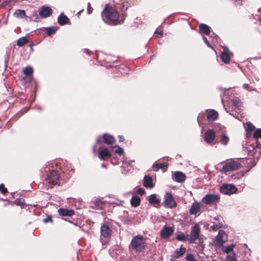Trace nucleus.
<instances>
[{"label":"nucleus","mask_w":261,"mask_h":261,"mask_svg":"<svg viewBox=\"0 0 261 261\" xmlns=\"http://www.w3.org/2000/svg\"><path fill=\"white\" fill-rule=\"evenodd\" d=\"M23 71L25 76H28L32 75L33 73V69L31 67L27 66L23 69Z\"/></svg>","instance_id":"35"},{"label":"nucleus","mask_w":261,"mask_h":261,"mask_svg":"<svg viewBox=\"0 0 261 261\" xmlns=\"http://www.w3.org/2000/svg\"><path fill=\"white\" fill-rule=\"evenodd\" d=\"M185 258L187 261H197L194 258L193 254L191 253L187 254Z\"/></svg>","instance_id":"41"},{"label":"nucleus","mask_w":261,"mask_h":261,"mask_svg":"<svg viewBox=\"0 0 261 261\" xmlns=\"http://www.w3.org/2000/svg\"><path fill=\"white\" fill-rule=\"evenodd\" d=\"M115 152L121 155L123 153V150L121 147H118V148L115 150Z\"/></svg>","instance_id":"44"},{"label":"nucleus","mask_w":261,"mask_h":261,"mask_svg":"<svg viewBox=\"0 0 261 261\" xmlns=\"http://www.w3.org/2000/svg\"><path fill=\"white\" fill-rule=\"evenodd\" d=\"M58 213L60 215L62 216H71L74 214V211L73 210L63 208H60L58 210Z\"/></svg>","instance_id":"19"},{"label":"nucleus","mask_w":261,"mask_h":261,"mask_svg":"<svg viewBox=\"0 0 261 261\" xmlns=\"http://www.w3.org/2000/svg\"><path fill=\"white\" fill-rule=\"evenodd\" d=\"M221 59L225 63H228L230 61V57L228 54L226 52H222L221 55Z\"/></svg>","instance_id":"34"},{"label":"nucleus","mask_w":261,"mask_h":261,"mask_svg":"<svg viewBox=\"0 0 261 261\" xmlns=\"http://www.w3.org/2000/svg\"><path fill=\"white\" fill-rule=\"evenodd\" d=\"M57 30L58 27H51L45 28V33L48 36H51L52 34H54Z\"/></svg>","instance_id":"31"},{"label":"nucleus","mask_w":261,"mask_h":261,"mask_svg":"<svg viewBox=\"0 0 261 261\" xmlns=\"http://www.w3.org/2000/svg\"><path fill=\"white\" fill-rule=\"evenodd\" d=\"M216 135L213 130L209 129L205 133L204 140L207 143H211L214 140Z\"/></svg>","instance_id":"14"},{"label":"nucleus","mask_w":261,"mask_h":261,"mask_svg":"<svg viewBox=\"0 0 261 261\" xmlns=\"http://www.w3.org/2000/svg\"><path fill=\"white\" fill-rule=\"evenodd\" d=\"M244 159H239L237 160H230V161L226 163L223 166L222 171L225 173L228 172H231L237 170L241 166L240 162Z\"/></svg>","instance_id":"4"},{"label":"nucleus","mask_w":261,"mask_h":261,"mask_svg":"<svg viewBox=\"0 0 261 261\" xmlns=\"http://www.w3.org/2000/svg\"><path fill=\"white\" fill-rule=\"evenodd\" d=\"M33 44H34V43L33 42H32V44H31L30 46H32ZM31 50H33L32 47H31Z\"/></svg>","instance_id":"63"},{"label":"nucleus","mask_w":261,"mask_h":261,"mask_svg":"<svg viewBox=\"0 0 261 261\" xmlns=\"http://www.w3.org/2000/svg\"><path fill=\"white\" fill-rule=\"evenodd\" d=\"M119 142H122L124 141V138L122 136H119Z\"/></svg>","instance_id":"57"},{"label":"nucleus","mask_w":261,"mask_h":261,"mask_svg":"<svg viewBox=\"0 0 261 261\" xmlns=\"http://www.w3.org/2000/svg\"><path fill=\"white\" fill-rule=\"evenodd\" d=\"M199 30L202 33L206 35H208L210 34V27L207 25L201 23L199 26Z\"/></svg>","instance_id":"25"},{"label":"nucleus","mask_w":261,"mask_h":261,"mask_svg":"<svg viewBox=\"0 0 261 261\" xmlns=\"http://www.w3.org/2000/svg\"><path fill=\"white\" fill-rule=\"evenodd\" d=\"M231 103L236 111L240 110V108L242 106V102L239 99L235 97L231 100Z\"/></svg>","instance_id":"27"},{"label":"nucleus","mask_w":261,"mask_h":261,"mask_svg":"<svg viewBox=\"0 0 261 261\" xmlns=\"http://www.w3.org/2000/svg\"><path fill=\"white\" fill-rule=\"evenodd\" d=\"M106 203V201L102 200L101 199H98L95 200L92 203L91 207L93 208L99 210L102 209L103 205Z\"/></svg>","instance_id":"20"},{"label":"nucleus","mask_w":261,"mask_h":261,"mask_svg":"<svg viewBox=\"0 0 261 261\" xmlns=\"http://www.w3.org/2000/svg\"><path fill=\"white\" fill-rule=\"evenodd\" d=\"M201 207V205L199 203L195 202L191 205L189 213L191 215H196L200 211Z\"/></svg>","instance_id":"16"},{"label":"nucleus","mask_w":261,"mask_h":261,"mask_svg":"<svg viewBox=\"0 0 261 261\" xmlns=\"http://www.w3.org/2000/svg\"><path fill=\"white\" fill-rule=\"evenodd\" d=\"M202 39L204 42V43L206 44V45L208 47H211V45H210L208 41H207V39H206V38L205 37H202Z\"/></svg>","instance_id":"51"},{"label":"nucleus","mask_w":261,"mask_h":261,"mask_svg":"<svg viewBox=\"0 0 261 261\" xmlns=\"http://www.w3.org/2000/svg\"><path fill=\"white\" fill-rule=\"evenodd\" d=\"M174 180L178 182H182L186 179V175L181 171H176L172 175Z\"/></svg>","instance_id":"15"},{"label":"nucleus","mask_w":261,"mask_h":261,"mask_svg":"<svg viewBox=\"0 0 261 261\" xmlns=\"http://www.w3.org/2000/svg\"><path fill=\"white\" fill-rule=\"evenodd\" d=\"M59 174L56 170H52L46 177V180L50 184L56 185L58 184Z\"/></svg>","instance_id":"10"},{"label":"nucleus","mask_w":261,"mask_h":261,"mask_svg":"<svg viewBox=\"0 0 261 261\" xmlns=\"http://www.w3.org/2000/svg\"><path fill=\"white\" fill-rule=\"evenodd\" d=\"M245 128L246 131V136L247 138H249L251 136V133L254 130V126L250 122H247Z\"/></svg>","instance_id":"22"},{"label":"nucleus","mask_w":261,"mask_h":261,"mask_svg":"<svg viewBox=\"0 0 261 261\" xmlns=\"http://www.w3.org/2000/svg\"><path fill=\"white\" fill-rule=\"evenodd\" d=\"M248 91H253L254 89L253 88L250 87V86L248 87V89H247Z\"/></svg>","instance_id":"59"},{"label":"nucleus","mask_w":261,"mask_h":261,"mask_svg":"<svg viewBox=\"0 0 261 261\" xmlns=\"http://www.w3.org/2000/svg\"><path fill=\"white\" fill-rule=\"evenodd\" d=\"M111 225L108 222H105L100 227V236L101 238L108 239L110 238L112 230L111 229Z\"/></svg>","instance_id":"8"},{"label":"nucleus","mask_w":261,"mask_h":261,"mask_svg":"<svg viewBox=\"0 0 261 261\" xmlns=\"http://www.w3.org/2000/svg\"><path fill=\"white\" fill-rule=\"evenodd\" d=\"M137 192L138 194L143 195L145 193V190L142 188H139L137 189Z\"/></svg>","instance_id":"45"},{"label":"nucleus","mask_w":261,"mask_h":261,"mask_svg":"<svg viewBox=\"0 0 261 261\" xmlns=\"http://www.w3.org/2000/svg\"><path fill=\"white\" fill-rule=\"evenodd\" d=\"M58 22L60 25H63L66 24H69L70 20L66 15L61 13L58 17Z\"/></svg>","instance_id":"21"},{"label":"nucleus","mask_w":261,"mask_h":261,"mask_svg":"<svg viewBox=\"0 0 261 261\" xmlns=\"http://www.w3.org/2000/svg\"><path fill=\"white\" fill-rule=\"evenodd\" d=\"M28 42V40L26 37H22L19 38L17 41V45L21 47Z\"/></svg>","instance_id":"33"},{"label":"nucleus","mask_w":261,"mask_h":261,"mask_svg":"<svg viewBox=\"0 0 261 261\" xmlns=\"http://www.w3.org/2000/svg\"><path fill=\"white\" fill-rule=\"evenodd\" d=\"M220 197L217 195L206 194L202 199V202L206 204H215L217 203Z\"/></svg>","instance_id":"11"},{"label":"nucleus","mask_w":261,"mask_h":261,"mask_svg":"<svg viewBox=\"0 0 261 261\" xmlns=\"http://www.w3.org/2000/svg\"><path fill=\"white\" fill-rule=\"evenodd\" d=\"M14 16L17 18H23L27 17L24 10L17 9L14 13Z\"/></svg>","instance_id":"30"},{"label":"nucleus","mask_w":261,"mask_h":261,"mask_svg":"<svg viewBox=\"0 0 261 261\" xmlns=\"http://www.w3.org/2000/svg\"><path fill=\"white\" fill-rule=\"evenodd\" d=\"M223 226V223L222 222H219L217 224H214L211 226L212 228L214 230H217L218 229L220 228H222Z\"/></svg>","instance_id":"40"},{"label":"nucleus","mask_w":261,"mask_h":261,"mask_svg":"<svg viewBox=\"0 0 261 261\" xmlns=\"http://www.w3.org/2000/svg\"><path fill=\"white\" fill-rule=\"evenodd\" d=\"M148 201L151 204H159L160 203V200L156 197V195L154 194L150 195Z\"/></svg>","instance_id":"28"},{"label":"nucleus","mask_w":261,"mask_h":261,"mask_svg":"<svg viewBox=\"0 0 261 261\" xmlns=\"http://www.w3.org/2000/svg\"><path fill=\"white\" fill-rule=\"evenodd\" d=\"M229 141V137L225 134H222L220 136L219 142L223 145H227Z\"/></svg>","instance_id":"26"},{"label":"nucleus","mask_w":261,"mask_h":261,"mask_svg":"<svg viewBox=\"0 0 261 261\" xmlns=\"http://www.w3.org/2000/svg\"><path fill=\"white\" fill-rule=\"evenodd\" d=\"M51 9L48 6H42L39 11V15L42 18H46L50 16L52 14Z\"/></svg>","instance_id":"13"},{"label":"nucleus","mask_w":261,"mask_h":261,"mask_svg":"<svg viewBox=\"0 0 261 261\" xmlns=\"http://www.w3.org/2000/svg\"><path fill=\"white\" fill-rule=\"evenodd\" d=\"M220 192L225 195H230L235 193L238 189L236 187L231 184H224L220 187Z\"/></svg>","instance_id":"9"},{"label":"nucleus","mask_w":261,"mask_h":261,"mask_svg":"<svg viewBox=\"0 0 261 261\" xmlns=\"http://www.w3.org/2000/svg\"><path fill=\"white\" fill-rule=\"evenodd\" d=\"M160 169H163L165 167H166L168 165L167 163H158Z\"/></svg>","instance_id":"48"},{"label":"nucleus","mask_w":261,"mask_h":261,"mask_svg":"<svg viewBox=\"0 0 261 261\" xmlns=\"http://www.w3.org/2000/svg\"><path fill=\"white\" fill-rule=\"evenodd\" d=\"M38 18V16H37L35 19H33V20L35 21H37Z\"/></svg>","instance_id":"62"},{"label":"nucleus","mask_w":261,"mask_h":261,"mask_svg":"<svg viewBox=\"0 0 261 261\" xmlns=\"http://www.w3.org/2000/svg\"><path fill=\"white\" fill-rule=\"evenodd\" d=\"M258 21L261 22V17L258 19Z\"/></svg>","instance_id":"64"},{"label":"nucleus","mask_w":261,"mask_h":261,"mask_svg":"<svg viewBox=\"0 0 261 261\" xmlns=\"http://www.w3.org/2000/svg\"><path fill=\"white\" fill-rule=\"evenodd\" d=\"M103 142L105 144H113L115 142V139L113 136L108 134H105L102 136Z\"/></svg>","instance_id":"23"},{"label":"nucleus","mask_w":261,"mask_h":261,"mask_svg":"<svg viewBox=\"0 0 261 261\" xmlns=\"http://www.w3.org/2000/svg\"><path fill=\"white\" fill-rule=\"evenodd\" d=\"M155 55H152V56H151L150 59H151V60H152V59L154 58V57H155Z\"/></svg>","instance_id":"61"},{"label":"nucleus","mask_w":261,"mask_h":261,"mask_svg":"<svg viewBox=\"0 0 261 261\" xmlns=\"http://www.w3.org/2000/svg\"><path fill=\"white\" fill-rule=\"evenodd\" d=\"M103 15L107 20L115 24L123 23L125 17L123 14L121 16H120L117 11L112 7H108L107 5L106 6L102 12V15Z\"/></svg>","instance_id":"1"},{"label":"nucleus","mask_w":261,"mask_h":261,"mask_svg":"<svg viewBox=\"0 0 261 261\" xmlns=\"http://www.w3.org/2000/svg\"><path fill=\"white\" fill-rule=\"evenodd\" d=\"M186 251L185 248L181 247L174 251L173 253L171 255L170 261H175L177 258L181 256Z\"/></svg>","instance_id":"12"},{"label":"nucleus","mask_w":261,"mask_h":261,"mask_svg":"<svg viewBox=\"0 0 261 261\" xmlns=\"http://www.w3.org/2000/svg\"><path fill=\"white\" fill-rule=\"evenodd\" d=\"M222 218V217L220 216H217L214 217V219L217 221H220V219Z\"/></svg>","instance_id":"54"},{"label":"nucleus","mask_w":261,"mask_h":261,"mask_svg":"<svg viewBox=\"0 0 261 261\" xmlns=\"http://www.w3.org/2000/svg\"><path fill=\"white\" fill-rule=\"evenodd\" d=\"M174 232V228L173 227L165 225L160 231V237L162 239L168 240Z\"/></svg>","instance_id":"7"},{"label":"nucleus","mask_w":261,"mask_h":261,"mask_svg":"<svg viewBox=\"0 0 261 261\" xmlns=\"http://www.w3.org/2000/svg\"><path fill=\"white\" fill-rule=\"evenodd\" d=\"M225 261H238L236 258V254L233 252H231L226 257Z\"/></svg>","instance_id":"37"},{"label":"nucleus","mask_w":261,"mask_h":261,"mask_svg":"<svg viewBox=\"0 0 261 261\" xmlns=\"http://www.w3.org/2000/svg\"><path fill=\"white\" fill-rule=\"evenodd\" d=\"M153 170L154 171H157L160 169L159 166L158 164H154L152 166Z\"/></svg>","instance_id":"50"},{"label":"nucleus","mask_w":261,"mask_h":261,"mask_svg":"<svg viewBox=\"0 0 261 261\" xmlns=\"http://www.w3.org/2000/svg\"><path fill=\"white\" fill-rule=\"evenodd\" d=\"M163 204L164 206L173 208L176 207L177 203L174 199L172 194L170 192H166L164 197Z\"/></svg>","instance_id":"6"},{"label":"nucleus","mask_w":261,"mask_h":261,"mask_svg":"<svg viewBox=\"0 0 261 261\" xmlns=\"http://www.w3.org/2000/svg\"><path fill=\"white\" fill-rule=\"evenodd\" d=\"M119 72L121 73H126L127 71V68L124 65H122L117 68Z\"/></svg>","instance_id":"39"},{"label":"nucleus","mask_w":261,"mask_h":261,"mask_svg":"<svg viewBox=\"0 0 261 261\" xmlns=\"http://www.w3.org/2000/svg\"><path fill=\"white\" fill-rule=\"evenodd\" d=\"M92 10H93V9L91 7L90 3H88V6H87V13L89 14H91L92 12Z\"/></svg>","instance_id":"49"},{"label":"nucleus","mask_w":261,"mask_h":261,"mask_svg":"<svg viewBox=\"0 0 261 261\" xmlns=\"http://www.w3.org/2000/svg\"><path fill=\"white\" fill-rule=\"evenodd\" d=\"M101 167H103V168H106V164H105L102 163V164H101Z\"/></svg>","instance_id":"60"},{"label":"nucleus","mask_w":261,"mask_h":261,"mask_svg":"<svg viewBox=\"0 0 261 261\" xmlns=\"http://www.w3.org/2000/svg\"><path fill=\"white\" fill-rule=\"evenodd\" d=\"M43 222L44 223H47L49 222H52L51 217L50 216H48L46 218L43 219Z\"/></svg>","instance_id":"47"},{"label":"nucleus","mask_w":261,"mask_h":261,"mask_svg":"<svg viewBox=\"0 0 261 261\" xmlns=\"http://www.w3.org/2000/svg\"><path fill=\"white\" fill-rule=\"evenodd\" d=\"M0 191L3 194H6L8 192L7 189L4 187L3 184L0 185Z\"/></svg>","instance_id":"43"},{"label":"nucleus","mask_w":261,"mask_h":261,"mask_svg":"<svg viewBox=\"0 0 261 261\" xmlns=\"http://www.w3.org/2000/svg\"><path fill=\"white\" fill-rule=\"evenodd\" d=\"M253 138L255 140H257L259 138H261V129L257 128L255 129L253 134Z\"/></svg>","instance_id":"38"},{"label":"nucleus","mask_w":261,"mask_h":261,"mask_svg":"<svg viewBox=\"0 0 261 261\" xmlns=\"http://www.w3.org/2000/svg\"><path fill=\"white\" fill-rule=\"evenodd\" d=\"M93 150L94 153L97 150L98 152V157L101 160H106L110 158L113 163L112 155L103 144L101 138L98 137L96 139V144L93 147Z\"/></svg>","instance_id":"2"},{"label":"nucleus","mask_w":261,"mask_h":261,"mask_svg":"<svg viewBox=\"0 0 261 261\" xmlns=\"http://www.w3.org/2000/svg\"><path fill=\"white\" fill-rule=\"evenodd\" d=\"M156 33H158L159 35H162L163 34V31L162 30H161V31H160L158 32V30H156L154 32V34H156Z\"/></svg>","instance_id":"53"},{"label":"nucleus","mask_w":261,"mask_h":261,"mask_svg":"<svg viewBox=\"0 0 261 261\" xmlns=\"http://www.w3.org/2000/svg\"><path fill=\"white\" fill-rule=\"evenodd\" d=\"M234 247V245L233 244H231L228 246H224L223 247V250L224 252H226L227 253H230L231 252H232L233 249Z\"/></svg>","instance_id":"36"},{"label":"nucleus","mask_w":261,"mask_h":261,"mask_svg":"<svg viewBox=\"0 0 261 261\" xmlns=\"http://www.w3.org/2000/svg\"><path fill=\"white\" fill-rule=\"evenodd\" d=\"M249 87V86L247 84H244L243 85V87L244 89H245L246 90H247V89H248V87Z\"/></svg>","instance_id":"56"},{"label":"nucleus","mask_w":261,"mask_h":261,"mask_svg":"<svg viewBox=\"0 0 261 261\" xmlns=\"http://www.w3.org/2000/svg\"><path fill=\"white\" fill-rule=\"evenodd\" d=\"M152 178L149 175L144 177L143 185L147 188H152L153 187Z\"/></svg>","instance_id":"18"},{"label":"nucleus","mask_w":261,"mask_h":261,"mask_svg":"<svg viewBox=\"0 0 261 261\" xmlns=\"http://www.w3.org/2000/svg\"><path fill=\"white\" fill-rule=\"evenodd\" d=\"M189 237V234L185 235L184 233H180L176 235L175 239L179 241L186 242L188 241V239Z\"/></svg>","instance_id":"32"},{"label":"nucleus","mask_w":261,"mask_h":261,"mask_svg":"<svg viewBox=\"0 0 261 261\" xmlns=\"http://www.w3.org/2000/svg\"><path fill=\"white\" fill-rule=\"evenodd\" d=\"M204 117V114L202 113H200L198 116L197 117V121L198 122V123L200 124V120L202 119Z\"/></svg>","instance_id":"46"},{"label":"nucleus","mask_w":261,"mask_h":261,"mask_svg":"<svg viewBox=\"0 0 261 261\" xmlns=\"http://www.w3.org/2000/svg\"><path fill=\"white\" fill-rule=\"evenodd\" d=\"M226 234L224 231L220 230L218 232V236L216 237V242L219 245H223L225 242Z\"/></svg>","instance_id":"17"},{"label":"nucleus","mask_w":261,"mask_h":261,"mask_svg":"<svg viewBox=\"0 0 261 261\" xmlns=\"http://www.w3.org/2000/svg\"><path fill=\"white\" fill-rule=\"evenodd\" d=\"M84 52H85L86 54H88V55H90V53H91V51H90L89 49H87V48H85V49H84Z\"/></svg>","instance_id":"55"},{"label":"nucleus","mask_w":261,"mask_h":261,"mask_svg":"<svg viewBox=\"0 0 261 261\" xmlns=\"http://www.w3.org/2000/svg\"><path fill=\"white\" fill-rule=\"evenodd\" d=\"M14 203L17 205L22 206L24 204V200L21 198H17L15 200Z\"/></svg>","instance_id":"42"},{"label":"nucleus","mask_w":261,"mask_h":261,"mask_svg":"<svg viewBox=\"0 0 261 261\" xmlns=\"http://www.w3.org/2000/svg\"><path fill=\"white\" fill-rule=\"evenodd\" d=\"M140 198L138 196L134 195L131 198L130 203L132 206L137 207L140 205Z\"/></svg>","instance_id":"29"},{"label":"nucleus","mask_w":261,"mask_h":261,"mask_svg":"<svg viewBox=\"0 0 261 261\" xmlns=\"http://www.w3.org/2000/svg\"><path fill=\"white\" fill-rule=\"evenodd\" d=\"M244 176V173H241V174H239L238 176H234L233 179H239L240 177H243Z\"/></svg>","instance_id":"52"},{"label":"nucleus","mask_w":261,"mask_h":261,"mask_svg":"<svg viewBox=\"0 0 261 261\" xmlns=\"http://www.w3.org/2000/svg\"><path fill=\"white\" fill-rule=\"evenodd\" d=\"M200 227L198 224H195L191 227V230L188 241L190 243H194L196 240H200Z\"/></svg>","instance_id":"5"},{"label":"nucleus","mask_w":261,"mask_h":261,"mask_svg":"<svg viewBox=\"0 0 261 261\" xmlns=\"http://www.w3.org/2000/svg\"><path fill=\"white\" fill-rule=\"evenodd\" d=\"M146 245L144 237L141 235H137L132 239L129 247L136 252H141L145 249Z\"/></svg>","instance_id":"3"},{"label":"nucleus","mask_w":261,"mask_h":261,"mask_svg":"<svg viewBox=\"0 0 261 261\" xmlns=\"http://www.w3.org/2000/svg\"><path fill=\"white\" fill-rule=\"evenodd\" d=\"M218 116L217 112L214 110H211L207 115V119L208 121H214L217 119Z\"/></svg>","instance_id":"24"},{"label":"nucleus","mask_w":261,"mask_h":261,"mask_svg":"<svg viewBox=\"0 0 261 261\" xmlns=\"http://www.w3.org/2000/svg\"><path fill=\"white\" fill-rule=\"evenodd\" d=\"M260 146H261V145H260V144L259 143H256V148H259Z\"/></svg>","instance_id":"58"}]
</instances>
